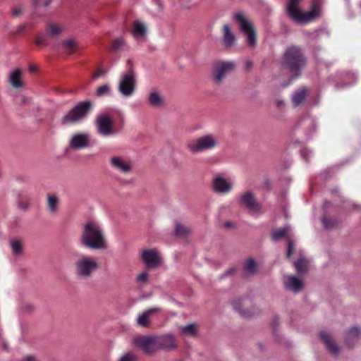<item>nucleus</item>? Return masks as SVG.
Listing matches in <instances>:
<instances>
[{
  "label": "nucleus",
  "instance_id": "f3484780",
  "mask_svg": "<svg viewBox=\"0 0 361 361\" xmlns=\"http://www.w3.org/2000/svg\"><path fill=\"white\" fill-rule=\"evenodd\" d=\"M283 281L285 288L294 293H299L304 287L302 281L293 275L284 276Z\"/></svg>",
  "mask_w": 361,
  "mask_h": 361
},
{
  "label": "nucleus",
  "instance_id": "0eeeda50",
  "mask_svg": "<svg viewBox=\"0 0 361 361\" xmlns=\"http://www.w3.org/2000/svg\"><path fill=\"white\" fill-rule=\"evenodd\" d=\"M94 123L97 133L102 137H111L118 133L114 126V118L107 114H99Z\"/></svg>",
  "mask_w": 361,
  "mask_h": 361
},
{
  "label": "nucleus",
  "instance_id": "a878e982",
  "mask_svg": "<svg viewBox=\"0 0 361 361\" xmlns=\"http://www.w3.org/2000/svg\"><path fill=\"white\" fill-rule=\"evenodd\" d=\"M243 276L249 277L254 275L257 271V262L252 258L246 259L243 267Z\"/></svg>",
  "mask_w": 361,
  "mask_h": 361
},
{
  "label": "nucleus",
  "instance_id": "8fccbe9b",
  "mask_svg": "<svg viewBox=\"0 0 361 361\" xmlns=\"http://www.w3.org/2000/svg\"><path fill=\"white\" fill-rule=\"evenodd\" d=\"M284 102L283 100H281V99H278L276 100V106L279 107V108H281L283 106H284Z\"/></svg>",
  "mask_w": 361,
  "mask_h": 361
},
{
  "label": "nucleus",
  "instance_id": "c03bdc74",
  "mask_svg": "<svg viewBox=\"0 0 361 361\" xmlns=\"http://www.w3.org/2000/svg\"><path fill=\"white\" fill-rule=\"evenodd\" d=\"M293 250H294L293 243L292 241L289 240L288 244V250H287V256L288 257H290L292 255Z\"/></svg>",
  "mask_w": 361,
  "mask_h": 361
},
{
  "label": "nucleus",
  "instance_id": "09e8293b",
  "mask_svg": "<svg viewBox=\"0 0 361 361\" xmlns=\"http://www.w3.org/2000/svg\"><path fill=\"white\" fill-rule=\"evenodd\" d=\"M22 361H36V359L33 356L27 355L25 357Z\"/></svg>",
  "mask_w": 361,
  "mask_h": 361
},
{
  "label": "nucleus",
  "instance_id": "603ef678",
  "mask_svg": "<svg viewBox=\"0 0 361 361\" xmlns=\"http://www.w3.org/2000/svg\"><path fill=\"white\" fill-rule=\"evenodd\" d=\"M235 271V268H230L226 272V274H231L232 273H233L234 271Z\"/></svg>",
  "mask_w": 361,
  "mask_h": 361
},
{
  "label": "nucleus",
  "instance_id": "2f4dec72",
  "mask_svg": "<svg viewBox=\"0 0 361 361\" xmlns=\"http://www.w3.org/2000/svg\"><path fill=\"white\" fill-rule=\"evenodd\" d=\"M290 231L289 226H285L283 228H280L274 231L271 234V238L274 240L276 241L281 239L282 237L286 236Z\"/></svg>",
  "mask_w": 361,
  "mask_h": 361
},
{
  "label": "nucleus",
  "instance_id": "de8ad7c7",
  "mask_svg": "<svg viewBox=\"0 0 361 361\" xmlns=\"http://www.w3.org/2000/svg\"><path fill=\"white\" fill-rule=\"evenodd\" d=\"M252 66V62L250 60H246L245 62V67L246 69L249 70L251 68Z\"/></svg>",
  "mask_w": 361,
  "mask_h": 361
},
{
  "label": "nucleus",
  "instance_id": "f03ea898",
  "mask_svg": "<svg viewBox=\"0 0 361 361\" xmlns=\"http://www.w3.org/2000/svg\"><path fill=\"white\" fill-rule=\"evenodd\" d=\"M74 267L75 274L78 279L89 280L99 269V264L96 257L82 255L75 262Z\"/></svg>",
  "mask_w": 361,
  "mask_h": 361
},
{
  "label": "nucleus",
  "instance_id": "9d476101",
  "mask_svg": "<svg viewBox=\"0 0 361 361\" xmlns=\"http://www.w3.org/2000/svg\"><path fill=\"white\" fill-rule=\"evenodd\" d=\"M235 68V63L231 61H220L214 65L213 80L216 85H221L226 75Z\"/></svg>",
  "mask_w": 361,
  "mask_h": 361
},
{
  "label": "nucleus",
  "instance_id": "5701e85b",
  "mask_svg": "<svg viewBox=\"0 0 361 361\" xmlns=\"http://www.w3.org/2000/svg\"><path fill=\"white\" fill-rule=\"evenodd\" d=\"M147 102L150 106L154 108H160L165 104L163 95L157 90H153L148 94Z\"/></svg>",
  "mask_w": 361,
  "mask_h": 361
},
{
  "label": "nucleus",
  "instance_id": "39448f33",
  "mask_svg": "<svg viewBox=\"0 0 361 361\" xmlns=\"http://www.w3.org/2000/svg\"><path fill=\"white\" fill-rule=\"evenodd\" d=\"M219 145L218 137L214 134H205L187 145L188 149L197 154L214 149Z\"/></svg>",
  "mask_w": 361,
  "mask_h": 361
},
{
  "label": "nucleus",
  "instance_id": "f704fd0d",
  "mask_svg": "<svg viewBox=\"0 0 361 361\" xmlns=\"http://www.w3.org/2000/svg\"><path fill=\"white\" fill-rule=\"evenodd\" d=\"M111 94V89L109 85L105 84L97 87L96 95L98 97L110 96Z\"/></svg>",
  "mask_w": 361,
  "mask_h": 361
},
{
  "label": "nucleus",
  "instance_id": "423d86ee",
  "mask_svg": "<svg viewBox=\"0 0 361 361\" xmlns=\"http://www.w3.org/2000/svg\"><path fill=\"white\" fill-rule=\"evenodd\" d=\"M92 106V104L89 100L80 102L63 117L62 123L73 124L81 121L87 117Z\"/></svg>",
  "mask_w": 361,
  "mask_h": 361
},
{
  "label": "nucleus",
  "instance_id": "49530a36",
  "mask_svg": "<svg viewBox=\"0 0 361 361\" xmlns=\"http://www.w3.org/2000/svg\"><path fill=\"white\" fill-rule=\"evenodd\" d=\"M105 74H106V71L102 69H100L96 72V73L94 75V78H97L105 75Z\"/></svg>",
  "mask_w": 361,
  "mask_h": 361
},
{
  "label": "nucleus",
  "instance_id": "79ce46f5",
  "mask_svg": "<svg viewBox=\"0 0 361 361\" xmlns=\"http://www.w3.org/2000/svg\"><path fill=\"white\" fill-rule=\"evenodd\" d=\"M135 359L134 356L130 353H126L123 355L118 361H133Z\"/></svg>",
  "mask_w": 361,
  "mask_h": 361
},
{
  "label": "nucleus",
  "instance_id": "473e14b6",
  "mask_svg": "<svg viewBox=\"0 0 361 361\" xmlns=\"http://www.w3.org/2000/svg\"><path fill=\"white\" fill-rule=\"evenodd\" d=\"M294 267L298 273H305L307 271V259L303 257H300L294 262Z\"/></svg>",
  "mask_w": 361,
  "mask_h": 361
},
{
  "label": "nucleus",
  "instance_id": "c756f323",
  "mask_svg": "<svg viewBox=\"0 0 361 361\" xmlns=\"http://www.w3.org/2000/svg\"><path fill=\"white\" fill-rule=\"evenodd\" d=\"M307 94V90L305 88H302L296 91L293 97L292 102L295 106L300 105L305 99Z\"/></svg>",
  "mask_w": 361,
  "mask_h": 361
},
{
  "label": "nucleus",
  "instance_id": "3c124183",
  "mask_svg": "<svg viewBox=\"0 0 361 361\" xmlns=\"http://www.w3.org/2000/svg\"><path fill=\"white\" fill-rule=\"evenodd\" d=\"M25 29V25H20L18 28V32H23L24 30Z\"/></svg>",
  "mask_w": 361,
  "mask_h": 361
},
{
  "label": "nucleus",
  "instance_id": "c9c22d12",
  "mask_svg": "<svg viewBox=\"0 0 361 361\" xmlns=\"http://www.w3.org/2000/svg\"><path fill=\"white\" fill-rule=\"evenodd\" d=\"M49 38H50V37L48 35L47 32L46 33H39L36 36L35 43L39 47H45L47 44V41Z\"/></svg>",
  "mask_w": 361,
  "mask_h": 361
},
{
  "label": "nucleus",
  "instance_id": "a18cd8bd",
  "mask_svg": "<svg viewBox=\"0 0 361 361\" xmlns=\"http://www.w3.org/2000/svg\"><path fill=\"white\" fill-rule=\"evenodd\" d=\"M310 153H311V152L306 148H304L301 150V155L306 160L308 159V157L310 156Z\"/></svg>",
  "mask_w": 361,
  "mask_h": 361
},
{
  "label": "nucleus",
  "instance_id": "aec40b11",
  "mask_svg": "<svg viewBox=\"0 0 361 361\" xmlns=\"http://www.w3.org/2000/svg\"><path fill=\"white\" fill-rule=\"evenodd\" d=\"M147 32V25L141 20H135L132 28V35L135 39H143Z\"/></svg>",
  "mask_w": 361,
  "mask_h": 361
},
{
  "label": "nucleus",
  "instance_id": "393cba45",
  "mask_svg": "<svg viewBox=\"0 0 361 361\" xmlns=\"http://www.w3.org/2000/svg\"><path fill=\"white\" fill-rule=\"evenodd\" d=\"M65 30V27L56 22H49L46 26V32L50 38L59 37Z\"/></svg>",
  "mask_w": 361,
  "mask_h": 361
},
{
  "label": "nucleus",
  "instance_id": "20e7f679",
  "mask_svg": "<svg viewBox=\"0 0 361 361\" xmlns=\"http://www.w3.org/2000/svg\"><path fill=\"white\" fill-rule=\"evenodd\" d=\"M281 63L283 66L298 75L305 66L306 60L300 48L291 47L284 53Z\"/></svg>",
  "mask_w": 361,
  "mask_h": 361
},
{
  "label": "nucleus",
  "instance_id": "b1692460",
  "mask_svg": "<svg viewBox=\"0 0 361 361\" xmlns=\"http://www.w3.org/2000/svg\"><path fill=\"white\" fill-rule=\"evenodd\" d=\"M361 338V329L355 326L351 327L347 332L345 337V343L348 347L353 346L355 342Z\"/></svg>",
  "mask_w": 361,
  "mask_h": 361
},
{
  "label": "nucleus",
  "instance_id": "ddd939ff",
  "mask_svg": "<svg viewBox=\"0 0 361 361\" xmlns=\"http://www.w3.org/2000/svg\"><path fill=\"white\" fill-rule=\"evenodd\" d=\"M141 259L149 269H156L161 263L160 252L157 249H146L141 252Z\"/></svg>",
  "mask_w": 361,
  "mask_h": 361
},
{
  "label": "nucleus",
  "instance_id": "c85d7f7f",
  "mask_svg": "<svg viewBox=\"0 0 361 361\" xmlns=\"http://www.w3.org/2000/svg\"><path fill=\"white\" fill-rule=\"evenodd\" d=\"M180 334L184 336H193L197 334L198 326L196 324H190L179 328Z\"/></svg>",
  "mask_w": 361,
  "mask_h": 361
},
{
  "label": "nucleus",
  "instance_id": "2eb2a0df",
  "mask_svg": "<svg viewBox=\"0 0 361 361\" xmlns=\"http://www.w3.org/2000/svg\"><path fill=\"white\" fill-rule=\"evenodd\" d=\"M109 162L111 166L121 173L129 174L132 171L131 161L125 157L113 156L110 158Z\"/></svg>",
  "mask_w": 361,
  "mask_h": 361
},
{
  "label": "nucleus",
  "instance_id": "412c9836",
  "mask_svg": "<svg viewBox=\"0 0 361 361\" xmlns=\"http://www.w3.org/2000/svg\"><path fill=\"white\" fill-rule=\"evenodd\" d=\"M158 350L159 349L171 350L176 346L175 338L172 335L157 336Z\"/></svg>",
  "mask_w": 361,
  "mask_h": 361
},
{
  "label": "nucleus",
  "instance_id": "6e6552de",
  "mask_svg": "<svg viewBox=\"0 0 361 361\" xmlns=\"http://www.w3.org/2000/svg\"><path fill=\"white\" fill-rule=\"evenodd\" d=\"M233 19L237 22L240 30L246 37L247 44L255 47L257 42V35L252 22L242 13H237L233 16Z\"/></svg>",
  "mask_w": 361,
  "mask_h": 361
},
{
  "label": "nucleus",
  "instance_id": "4c0bfd02",
  "mask_svg": "<svg viewBox=\"0 0 361 361\" xmlns=\"http://www.w3.org/2000/svg\"><path fill=\"white\" fill-rule=\"evenodd\" d=\"M11 246L13 254L18 255L23 252V244L20 240H14L11 242Z\"/></svg>",
  "mask_w": 361,
  "mask_h": 361
},
{
  "label": "nucleus",
  "instance_id": "6ab92c4d",
  "mask_svg": "<svg viewBox=\"0 0 361 361\" xmlns=\"http://www.w3.org/2000/svg\"><path fill=\"white\" fill-rule=\"evenodd\" d=\"M222 41L226 48H231L233 47L236 41V37L234 32L231 30L230 26L227 24H225L223 26Z\"/></svg>",
  "mask_w": 361,
  "mask_h": 361
},
{
  "label": "nucleus",
  "instance_id": "864d4df0",
  "mask_svg": "<svg viewBox=\"0 0 361 361\" xmlns=\"http://www.w3.org/2000/svg\"><path fill=\"white\" fill-rule=\"evenodd\" d=\"M224 226L226 228H231V227L233 226V224L231 222H230V221H227V222L225 223Z\"/></svg>",
  "mask_w": 361,
  "mask_h": 361
},
{
  "label": "nucleus",
  "instance_id": "a211bd4d",
  "mask_svg": "<svg viewBox=\"0 0 361 361\" xmlns=\"http://www.w3.org/2000/svg\"><path fill=\"white\" fill-rule=\"evenodd\" d=\"M159 310L158 307H153L139 314L136 319L137 325L141 327H148L150 324L152 314L158 312Z\"/></svg>",
  "mask_w": 361,
  "mask_h": 361
},
{
  "label": "nucleus",
  "instance_id": "bb28decb",
  "mask_svg": "<svg viewBox=\"0 0 361 361\" xmlns=\"http://www.w3.org/2000/svg\"><path fill=\"white\" fill-rule=\"evenodd\" d=\"M9 82L14 88L23 87L22 71L19 69H16L11 72L9 75Z\"/></svg>",
  "mask_w": 361,
  "mask_h": 361
},
{
  "label": "nucleus",
  "instance_id": "4d7b16f0",
  "mask_svg": "<svg viewBox=\"0 0 361 361\" xmlns=\"http://www.w3.org/2000/svg\"><path fill=\"white\" fill-rule=\"evenodd\" d=\"M30 71H35V67H34V66H30Z\"/></svg>",
  "mask_w": 361,
  "mask_h": 361
},
{
  "label": "nucleus",
  "instance_id": "4be33fe9",
  "mask_svg": "<svg viewBox=\"0 0 361 361\" xmlns=\"http://www.w3.org/2000/svg\"><path fill=\"white\" fill-rule=\"evenodd\" d=\"M319 336L329 351L333 355L337 356L339 353V348L336 345L331 336L325 331H322L320 332Z\"/></svg>",
  "mask_w": 361,
  "mask_h": 361
},
{
  "label": "nucleus",
  "instance_id": "f257e3e1",
  "mask_svg": "<svg viewBox=\"0 0 361 361\" xmlns=\"http://www.w3.org/2000/svg\"><path fill=\"white\" fill-rule=\"evenodd\" d=\"M81 243L85 247L92 250H103L107 247L104 231L95 222H88L84 226Z\"/></svg>",
  "mask_w": 361,
  "mask_h": 361
},
{
  "label": "nucleus",
  "instance_id": "ea45409f",
  "mask_svg": "<svg viewBox=\"0 0 361 361\" xmlns=\"http://www.w3.org/2000/svg\"><path fill=\"white\" fill-rule=\"evenodd\" d=\"M148 281V274L145 271L138 274L136 278V281L140 284H145Z\"/></svg>",
  "mask_w": 361,
  "mask_h": 361
},
{
  "label": "nucleus",
  "instance_id": "cd10ccee",
  "mask_svg": "<svg viewBox=\"0 0 361 361\" xmlns=\"http://www.w3.org/2000/svg\"><path fill=\"white\" fill-rule=\"evenodd\" d=\"M191 233V228L180 222L175 223L174 235L179 238H184Z\"/></svg>",
  "mask_w": 361,
  "mask_h": 361
},
{
  "label": "nucleus",
  "instance_id": "7c9ffc66",
  "mask_svg": "<svg viewBox=\"0 0 361 361\" xmlns=\"http://www.w3.org/2000/svg\"><path fill=\"white\" fill-rule=\"evenodd\" d=\"M59 199L55 195H48L47 196V207L51 213H55L59 205Z\"/></svg>",
  "mask_w": 361,
  "mask_h": 361
},
{
  "label": "nucleus",
  "instance_id": "72a5a7b5",
  "mask_svg": "<svg viewBox=\"0 0 361 361\" xmlns=\"http://www.w3.org/2000/svg\"><path fill=\"white\" fill-rule=\"evenodd\" d=\"M61 46L64 49V50L68 54H71L78 47L77 42L73 39H68L66 40H64L61 43Z\"/></svg>",
  "mask_w": 361,
  "mask_h": 361
},
{
  "label": "nucleus",
  "instance_id": "5fc2aeb1",
  "mask_svg": "<svg viewBox=\"0 0 361 361\" xmlns=\"http://www.w3.org/2000/svg\"><path fill=\"white\" fill-rule=\"evenodd\" d=\"M20 207L24 209H26L28 207V204L27 203L20 204Z\"/></svg>",
  "mask_w": 361,
  "mask_h": 361
},
{
  "label": "nucleus",
  "instance_id": "7ed1b4c3",
  "mask_svg": "<svg viewBox=\"0 0 361 361\" xmlns=\"http://www.w3.org/2000/svg\"><path fill=\"white\" fill-rule=\"evenodd\" d=\"M300 0H289L287 4V13L294 21L298 23H307L314 20L319 15V7L313 6L307 12H302L299 8Z\"/></svg>",
  "mask_w": 361,
  "mask_h": 361
},
{
  "label": "nucleus",
  "instance_id": "58836bf2",
  "mask_svg": "<svg viewBox=\"0 0 361 361\" xmlns=\"http://www.w3.org/2000/svg\"><path fill=\"white\" fill-rule=\"evenodd\" d=\"M322 221L323 226L328 229L334 228L336 225V221L331 218L323 217Z\"/></svg>",
  "mask_w": 361,
  "mask_h": 361
},
{
  "label": "nucleus",
  "instance_id": "9b49d317",
  "mask_svg": "<svg viewBox=\"0 0 361 361\" xmlns=\"http://www.w3.org/2000/svg\"><path fill=\"white\" fill-rule=\"evenodd\" d=\"M239 204L243 206L252 216L261 214V205L251 191H246L239 197Z\"/></svg>",
  "mask_w": 361,
  "mask_h": 361
},
{
  "label": "nucleus",
  "instance_id": "dca6fc26",
  "mask_svg": "<svg viewBox=\"0 0 361 361\" xmlns=\"http://www.w3.org/2000/svg\"><path fill=\"white\" fill-rule=\"evenodd\" d=\"M212 186L215 192L226 194L232 190L233 184L222 176L216 175L213 178Z\"/></svg>",
  "mask_w": 361,
  "mask_h": 361
},
{
  "label": "nucleus",
  "instance_id": "4468645a",
  "mask_svg": "<svg viewBox=\"0 0 361 361\" xmlns=\"http://www.w3.org/2000/svg\"><path fill=\"white\" fill-rule=\"evenodd\" d=\"M90 135L88 133L73 134L68 141L69 147L73 150H80L90 147Z\"/></svg>",
  "mask_w": 361,
  "mask_h": 361
},
{
  "label": "nucleus",
  "instance_id": "1a4fd4ad",
  "mask_svg": "<svg viewBox=\"0 0 361 361\" xmlns=\"http://www.w3.org/2000/svg\"><path fill=\"white\" fill-rule=\"evenodd\" d=\"M136 77L133 70H129L121 75L118 90L123 97H130L135 92Z\"/></svg>",
  "mask_w": 361,
  "mask_h": 361
},
{
  "label": "nucleus",
  "instance_id": "13d9d810",
  "mask_svg": "<svg viewBox=\"0 0 361 361\" xmlns=\"http://www.w3.org/2000/svg\"><path fill=\"white\" fill-rule=\"evenodd\" d=\"M360 6H361V1H360Z\"/></svg>",
  "mask_w": 361,
  "mask_h": 361
},
{
  "label": "nucleus",
  "instance_id": "37998d69",
  "mask_svg": "<svg viewBox=\"0 0 361 361\" xmlns=\"http://www.w3.org/2000/svg\"><path fill=\"white\" fill-rule=\"evenodd\" d=\"M240 300H234V301L232 302V305H233V308H234L236 311H238V312H240V313H243V312H242V309H241V307H240Z\"/></svg>",
  "mask_w": 361,
  "mask_h": 361
},
{
  "label": "nucleus",
  "instance_id": "e433bc0d",
  "mask_svg": "<svg viewBox=\"0 0 361 361\" xmlns=\"http://www.w3.org/2000/svg\"><path fill=\"white\" fill-rule=\"evenodd\" d=\"M126 42L123 37H118L113 41L111 45V50L114 51H118L122 50L125 47Z\"/></svg>",
  "mask_w": 361,
  "mask_h": 361
},
{
  "label": "nucleus",
  "instance_id": "a19ab883",
  "mask_svg": "<svg viewBox=\"0 0 361 361\" xmlns=\"http://www.w3.org/2000/svg\"><path fill=\"white\" fill-rule=\"evenodd\" d=\"M23 13V8L20 6H17L13 8L12 16L15 18L19 17Z\"/></svg>",
  "mask_w": 361,
  "mask_h": 361
},
{
  "label": "nucleus",
  "instance_id": "f8f14e48",
  "mask_svg": "<svg viewBox=\"0 0 361 361\" xmlns=\"http://www.w3.org/2000/svg\"><path fill=\"white\" fill-rule=\"evenodd\" d=\"M134 345L147 354H153L158 350L157 336H138L134 338Z\"/></svg>",
  "mask_w": 361,
  "mask_h": 361
},
{
  "label": "nucleus",
  "instance_id": "6e6d98bb",
  "mask_svg": "<svg viewBox=\"0 0 361 361\" xmlns=\"http://www.w3.org/2000/svg\"><path fill=\"white\" fill-rule=\"evenodd\" d=\"M27 102H28V99L27 98L23 97L21 99V104H26Z\"/></svg>",
  "mask_w": 361,
  "mask_h": 361
}]
</instances>
